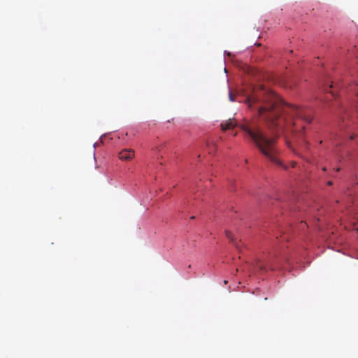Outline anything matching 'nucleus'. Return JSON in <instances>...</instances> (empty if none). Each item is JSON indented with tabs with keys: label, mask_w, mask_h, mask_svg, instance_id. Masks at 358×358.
<instances>
[{
	"label": "nucleus",
	"mask_w": 358,
	"mask_h": 358,
	"mask_svg": "<svg viewBox=\"0 0 358 358\" xmlns=\"http://www.w3.org/2000/svg\"><path fill=\"white\" fill-rule=\"evenodd\" d=\"M134 157V150L129 149H124L118 154V157L122 161L131 160Z\"/></svg>",
	"instance_id": "obj_4"
},
{
	"label": "nucleus",
	"mask_w": 358,
	"mask_h": 358,
	"mask_svg": "<svg viewBox=\"0 0 358 358\" xmlns=\"http://www.w3.org/2000/svg\"><path fill=\"white\" fill-rule=\"evenodd\" d=\"M280 260L275 253H269L266 258L259 259L256 264L255 269H258L263 272L266 271L267 268L271 270H275L279 268Z\"/></svg>",
	"instance_id": "obj_3"
},
{
	"label": "nucleus",
	"mask_w": 358,
	"mask_h": 358,
	"mask_svg": "<svg viewBox=\"0 0 358 358\" xmlns=\"http://www.w3.org/2000/svg\"><path fill=\"white\" fill-rule=\"evenodd\" d=\"M238 124L234 119H229L221 124L222 129L225 131L237 127Z\"/></svg>",
	"instance_id": "obj_5"
},
{
	"label": "nucleus",
	"mask_w": 358,
	"mask_h": 358,
	"mask_svg": "<svg viewBox=\"0 0 358 358\" xmlns=\"http://www.w3.org/2000/svg\"><path fill=\"white\" fill-rule=\"evenodd\" d=\"M350 211L353 214L352 222L355 225V229L358 231V205L355 208L350 209Z\"/></svg>",
	"instance_id": "obj_6"
},
{
	"label": "nucleus",
	"mask_w": 358,
	"mask_h": 358,
	"mask_svg": "<svg viewBox=\"0 0 358 358\" xmlns=\"http://www.w3.org/2000/svg\"><path fill=\"white\" fill-rule=\"evenodd\" d=\"M356 136H357V135H355V134H350V140H353V139L355 138Z\"/></svg>",
	"instance_id": "obj_10"
},
{
	"label": "nucleus",
	"mask_w": 358,
	"mask_h": 358,
	"mask_svg": "<svg viewBox=\"0 0 358 358\" xmlns=\"http://www.w3.org/2000/svg\"><path fill=\"white\" fill-rule=\"evenodd\" d=\"M229 99L231 101H234V96L233 95V94L231 92L229 93Z\"/></svg>",
	"instance_id": "obj_8"
},
{
	"label": "nucleus",
	"mask_w": 358,
	"mask_h": 358,
	"mask_svg": "<svg viewBox=\"0 0 358 358\" xmlns=\"http://www.w3.org/2000/svg\"><path fill=\"white\" fill-rule=\"evenodd\" d=\"M329 93H331L332 95L334 96V92H332L331 91H329Z\"/></svg>",
	"instance_id": "obj_14"
},
{
	"label": "nucleus",
	"mask_w": 358,
	"mask_h": 358,
	"mask_svg": "<svg viewBox=\"0 0 358 358\" xmlns=\"http://www.w3.org/2000/svg\"><path fill=\"white\" fill-rule=\"evenodd\" d=\"M357 185H358V182H357Z\"/></svg>",
	"instance_id": "obj_15"
},
{
	"label": "nucleus",
	"mask_w": 358,
	"mask_h": 358,
	"mask_svg": "<svg viewBox=\"0 0 358 358\" xmlns=\"http://www.w3.org/2000/svg\"><path fill=\"white\" fill-rule=\"evenodd\" d=\"M328 185H332V182H331V181H329V182H328Z\"/></svg>",
	"instance_id": "obj_13"
},
{
	"label": "nucleus",
	"mask_w": 358,
	"mask_h": 358,
	"mask_svg": "<svg viewBox=\"0 0 358 358\" xmlns=\"http://www.w3.org/2000/svg\"><path fill=\"white\" fill-rule=\"evenodd\" d=\"M245 137H249L259 151L273 163L280 165L276 157L275 137H268L258 126L252 122H245L239 125Z\"/></svg>",
	"instance_id": "obj_2"
},
{
	"label": "nucleus",
	"mask_w": 358,
	"mask_h": 358,
	"mask_svg": "<svg viewBox=\"0 0 358 358\" xmlns=\"http://www.w3.org/2000/svg\"><path fill=\"white\" fill-rule=\"evenodd\" d=\"M345 133H344V134H341V138H345Z\"/></svg>",
	"instance_id": "obj_11"
},
{
	"label": "nucleus",
	"mask_w": 358,
	"mask_h": 358,
	"mask_svg": "<svg viewBox=\"0 0 358 358\" xmlns=\"http://www.w3.org/2000/svg\"><path fill=\"white\" fill-rule=\"evenodd\" d=\"M226 236L228 239L231 241V243L237 248H239V245L238 244L237 241L234 238V236L229 231H226Z\"/></svg>",
	"instance_id": "obj_7"
},
{
	"label": "nucleus",
	"mask_w": 358,
	"mask_h": 358,
	"mask_svg": "<svg viewBox=\"0 0 358 358\" xmlns=\"http://www.w3.org/2000/svg\"><path fill=\"white\" fill-rule=\"evenodd\" d=\"M331 88H333V85H332V84H331L329 87H327L324 89V90H325V91H327H327L329 92V89H331Z\"/></svg>",
	"instance_id": "obj_9"
},
{
	"label": "nucleus",
	"mask_w": 358,
	"mask_h": 358,
	"mask_svg": "<svg viewBox=\"0 0 358 358\" xmlns=\"http://www.w3.org/2000/svg\"><path fill=\"white\" fill-rule=\"evenodd\" d=\"M305 225H306V223H303V222H302V223H301V228H303Z\"/></svg>",
	"instance_id": "obj_12"
},
{
	"label": "nucleus",
	"mask_w": 358,
	"mask_h": 358,
	"mask_svg": "<svg viewBox=\"0 0 358 358\" xmlns=\"http://www.w3.org/2000/svg\"><path fill=\"white\" fill-rule=\"evenodd\" d=\"M248 107L256 109L259 115L273 128L295 125V118L310 124L313 117L310 110L287 104L276 94L264 86L254 90L253 94L245 100Z\"/></svg>",
	"instance_id": "obj_1"
}]
</instances>
